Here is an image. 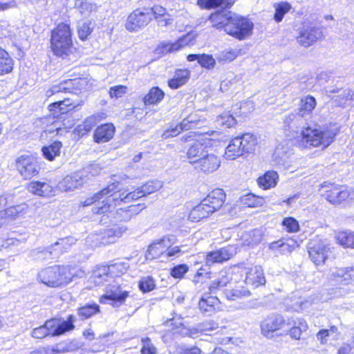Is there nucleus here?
<instances>
[{"mask_svg": "<svg viewBox=\"0 0 354 354\" xmlns=\"http://www.w3.org/2000/svg\"><path fill=\"white\" fill-rule=\"evenodd\" d=\"M308 119L299 112L290 113L284 116V128L292 132L301 129L302 142L306 147L326 148L330 146L339 133V128L331 122H307Z\"/></svg>", "mask_w": 354, "mask_h": 354, "instance_id": "nucleus-1", "label": "nucleus"}, {"mask_svg": "<svg viewBox=\"0 0 354 354\" xmlns=\"http://www.w3.org/2000/svg\"><path fill=\"white\" fill-rule=\"evenodd\" d=\"M50 47L55 55L62 58L72 52V32L69 25L62 23L52 30Z\"/></svg>", "mask_w": 354, "mask_h": 354, "instance_id": "nucleus-2", "label": "nucleus"}, {"mask_svg": "<svg viewBox=\"0 0 354 354\" xmlns=\"http://www.w3.org/2000/svg\"><path fill=\"white\" fill-rule=\"evenodd\" d=\"M38 279L49 287H61L72 281V274L68 268L54 266L41 270L37 274Z\"/></svg>", "mask_w": 354, "mask_h": 354, "instance_id": "nucleus-3", "label": "nucleus"}, {"mask_svg": "<svg viewBox=\"0 0 354 354\" xmlns=\"http://www.w3.org/2000/svg\"><path fill=\"white\" fill-rule=\"evenodd\" d=\"M257 139L252 133H244L231 140L225 149V156L227 159L234 160L245 153L254 151Z\"/></svg>", "mask_w": 354, "mask_h": 354, "instance_id": "nucleus-4", "label": "nucleus"}, {"mask_svg": "<svg viewBox=\"0 0 354 354\" xmlns=\"http://www.w3.org/2000/svg\"><path fill=\"white\" fill-rule=\"evenodd\" d=\"M254 23L248 17L233 13L225 32L234 38L242 41L249 38L253 32Z\"/></svg>", "mask_w": 354, "mask_h": 354, "instance_id": "nucleus-5", "label": "nucleus"}, {"mask_svg": "<svg viewBox=\"0 0 354 354\" xmlns=\"http://www.w3.org/2000/svg\"><path fill=\"white\" fill-rule=\"evenodd\" d=\"M148 0H139L142 8L136 9L128 17L125 28L131 32H136L146 26L151 20V13L147 10Z\"/></svg>", "mask_w": 354, "mask_h": 354, "instance_id": "nucleus-6", "label": "nucleus"}, {"mask_svg": "<svg viewBox=\"0 0 354 354\" xmlns=\"http://www.w3.org/2000/svg\"><path fill=\"white\" fill-rule=\"evenodd\" d=\"M323 36L322 28L314 23L305 21L297 30V41L301 46L308 48Z\"/></svg>", "mask_w": 354, "mask_h": 354, "instance_id": "nucleus-7", "label": "nucleus"}, {"mask_svg": "<svg viewBox=\"0 0 354 354\" xmlns=\"http://www.w3.org/2000/svg\"><path fill=\"white\" fill-rule=\"evenodd\" d=\"M309 258L317 266H323L333 257L332 248L322 241H310L307 247Z\"/></svg>", "mask_w": 354, "mask_h": 354, "instance_id": "nucleus-8", "label": "nucleus"}, {"mask_svg": "<svg viewBox=\"0 0 354 354\" xmlns=\"http://www.w3.org/2000/svg\"><path fill=\"white\" fill-rule=\"evenodd\" d=\"M85 83V80L81 77L64 80L49 88L46 95L50 97L59 93L77 94L84 88Z\"/></svg>", "mask_w": 354, "mask_h": 354, "instance_id": "nucleus-9", "label": "nucleus"}, {"mask_svg": "<svg viewBox=\"0 0 354 354\" xmlns=\"http://www.w3.org/2000/svg\"><path fill=\"white\" fill-rule=\"evenodd\" d=\"M287 322L288 318L285 319L282 315L270 314L261 323V333L268 338L272 337L273 333L278 330H282L284 333Z\"/></svg>", "mask_w": 354, "mask_h": 354, "instance_id": "nucleus-10", "label": "nucleus"}, {"mask_svg": "<svg viewBox=\"0 0 354 354\" xmlns=\"http://www.w3.org/2000/svg\"><path fill=\"white\" fill-rule=\"evenodd\" d=\"M234 268L245 272L244 281L247 285L251 286L254 288L265 285L266 280L261 266H254L249 268L246 263L241 262L236 265Z\"/></svg>", "mask_w": 354, "mask_h": 354, "instance_id": "nucleus-11", "label": "nucleus"}, {"mask_svg": "<svg viewBox=\"0 0 354 354\" xmlns=\"http://www.w3.org/2000/svg\"><path fill=\"white\" fill-rule=\"evenodd\" d=\"M76 319V316L72 314L68 315L66 319L63 317L48 319L47 325L50 328V336L59 337L73 330L75 328L74 323Z\"/></svg>", "mask_w": 354, "mask_h": 354, "instance_id": "nucleus-12", "label": "nucleus"}, {"mask_svg": "<svg viewBox=\"0 0 354 354\" xmlns=\"http://www.w3.org/2000/svg\"><path fill=\"white\" fill-rule=\"evenodd\" d=\"M16 167L26 179L30 178L39 172V167L35 158L30 155H21L16 160Z\"/></svg>", "mask_w": 354, "mask_h": 354, "instance_id": "nucleus-13", "label": "nucleus"}, {"mask_svg": "<svg viewBox=\"0 0 354 354\" xmlns=\"http://www.w3.org/2000/svg\"><path fill=\"white\" fill-rule=\"evenodd\" d=\"M95 165H93L91 168H88V170L89 171H80L71 175H67L58 183L57 188L62 192H69L79 188L86 183L84 173H92L91 169H93Z\"/></svg>", "mask_w": 354, "mask_h": 354, "instance_id": "nucleus-14", "label": "nucleus"}, {"mask_svg": "<svg viewBox=\"0 0 354 354\" xmlns=\"http://www.w3.org/2000/svg\"><path fill=\"white\" fill-rule=\"evenodd\" d=\"M236 254V248L234 245H227L208 252L205 257V262L208 266L223 263L232 259Z\"/></svg>", "mask_w": 354, "mask_h": 354, "instance_id": "nucleus-15", "label": "nucleus"}, {"mask_svg": "<svg viewBox=\"0 0 354 354\" xmlns=\"http://www.w3.org/2000/svg\"><path fill=\"white\" fill-rule=\"evenodd\" d=\"M74 243L75 239L73 237L59 239L57 242L39 252L41 253L42 257L44 259H55L57 258L64 251H66L68 247Z\"/></svg>", "mask_w": 354, "mask_h": 354, "instance_id": "nucleus-16", "label": "nucleus"}, {"mask_svg": "<svg viewBox=\"0 0 354 354\" xmlns=\"http://www.w3.org/2000/svg\"><path fill=\"white\" fill-rule=\"evenodd\" d=\"M124 226L113 225L100 230L97 240L100 244L106 245L115 243L118 238L126 231Z\"/></svg>", "mask_w": 354, "mask_h": 354, "instance_id": "nucleus-17", "label": "nucleus"}, {"mask_svg": "<svg viewBox=\"0 0 354 354\" xmlns=\"http://www.w3.org/2000/svg\"><path fill=\"white\" fill-rule=\"evenodd\" d=\"M129 295V292L122 290L120 286L116 288L113 286L109 291L100 297V301L102 304H107L114 308H118L124 303Z\"/></svg>", "mask_w": 354, "mask_h": 354, "instance_id": "nucleus-18", "label": "nucleus"}, {"mask_svg": "<svg viewBox=\"0 0 354 354\" xmlns=\"http://www.w3.org/2000/svg\"><path fill=\"white\" fill-rule=\"evenodd\" d=\"M92 212L95 214L100 216V218H97L99 219L100 223L102 225L115 223L114 219L115 207L112 205L104 202V200L93 205Z\"/></svg>", "mask_w": 354, "mask_h": 354, "instance_id": "nucleus-19", "label": "nucleus"}, {"mask_svg": "<svg viewBox=\"0 0 354 354\" xmlns=\"http://www.w3.org/2000/svg\"><path fill=\"white\" fill-rule=\"evenodd\" d=\"M308 329L306 321L303 318L288 317L287 326L284 333L289 334L293 339H301V335Z\"/></svg>", "mask_w": 354, "mask_h": 354, "instance_id": "nucleus-20", "label": "nucleus"}, {"mask_svg": "<svg viewBox=\"0 0 354 354\" xmlns=\"http://www.w3.org/2000/svg\"><path fill=\"white\" fill-rule=\"evenodd\" d=\"M330 279L335 283L342 285L354 283V266L335 268L331 270Z\"/></svg>", "mask_w": 354, "mask_h": 354, "instance_id": "nucleus-21", "label": "nucleus"}, {"mask_svg": "<svg viewBox=\"0 0 354 354\" xmlns=\"http://www.w3.org/2000/svg\"><path fill=\"white\" fill-rule=\"evenodd\" d=\"M228 8H221L212 13L208 19L211 21L213 27L218 30L223 29L225 31L227 24L230 23L234 12L227 10Z\"/></svg>", "mask_w": 354, "mask_h": 354, "instance_id": "nucleus-22", "label": "nucleus"}, {"mask_svg": "<svg viewBox=\"0 0 354 354\" xmlns=\"http://www.w3.org/2000/svg\"><path fill=\"white\" fill-rule=\"evenodd\" d=\"M349 195V192L344 186L332 185V188L327 189L324 196L330 203L337 205L344 201Z\"/></svg>", "mask_w": 354, "mask_h": 354, "instance_id": "nucleus-23", "label": "nucleus"}, {"mask_svg": "<svg viewBox=\"0 0 354 354\" xmlns=\"http://www.w3.org/2000/svg\"><path fill=\"white\" fill-rule=\"evenodd\" d=\"M207 145L201 141L194 142L187 149L186 158L188 162L194 166L203 156L207 153Z\"/></svg>", "mask_w": 354, "mask_h": 354, "instance_id": "nucleus-24", "label": "nucleus"}, {"mask_svg": "<svg viewBox=\"0 0 354 354\" xmlns=\"http://www.w3.org/2000/svg\"><path fill=\"white\" fill-rule=\"evenodd\" d=\"M115 189L110 194L106 196L104 202L108 203V204L112 205L114 207L117 205H120L122 203H128L133 200H137L135 192H131L126 194L125 192H118L116 191L117 186L115 185Z\"/></svg>", "mask_w": 354, "mask_h": 354, "instance_id": "nucleus-25", "label": "nucleus"}, {"mask_svg": "<svg viewBox=\"0 0 354 354\" xmlns=\"http://www.w3.org/2000/svg\"><path fill=\"white\" fill-rule=\"evenodd\" d=\"M220 165L218 157L214 154L207 153L198 162L194 167L204 173H211L216 170Z\"/></svg>", "mask_w": 354, "mask_h": 354, "instance_id": "nucleus-26", "label": "nucleus"}, {"mask_svg": "<svg viewBox=\"0 0 354 354\" xmlns=\"http://www.w3.org/2000/svg\"><path fill=\"white\" fill-rule=\"evenodd\" d=\"M48 107L49 111L52 112L54 118H64L62 115L73 111L75 106L71 102V100L69 98L64 97L63 100H59L51 103Z\"/></svg>", "mask_w": 354, "mask_h": 354, "instance_id": "nucleus-27", "label": "nucleus"}, {"mask_svg": "<svg viewBox=\"0 0 354 354\" xmlns=\"http://www.w3.org/2000/svg\"><path fill=\"white\" fill-rule=\"evenodd\" d=\"M115 132V126L112 123H106L98 126L93 133V140L96 143L109 142Z\"/></svg>", "mask_w": 354, "mask_h": 354, "instance_id": "nucleus-28", "label": "nucleus"}, {"mask_svg": "<svg viewBox=\"0 0 354 354\" xmlns=\"http://www.w3.org/2000/svg\"><path fill=\"white\" fill-rule=\"evenodd\" d=\"M27 189L29 192L41 197H50L55 195L54 187L48 183L32 181L30 183Z\"/></svg>", "mask_w": 354, "mask_h": 354, "instance_id": "nucleus-29", "label": "nucleus"}, {"mask_svg": "<svg viewBox=\"0 0 354 354\" xmlns=\"http://www.w3.org/2000/svg\"><path fill=\"white\" fill-rule=\"evenodd\" d=\"M214 211L209 205H207L205 200L203 199L200 204L192 208L189 214V219L192 222H198L203 218L208 217Z\"/></svg>", "mask_w": 354, "mask_h": 354, "instance_id": "nucleus-30", "label": "nucleus"}, {"mask_svg": "<svg viewBox=\"0 0 354 354\" xmlns=\"http://www.w3.org/2000/svg\"><path fill=\"white\" fill-rule=\"evenodd\" d=\"M183 39H179L174 42L163 41L157 45L154 50V53L160 57L164 56L167 53L179 50L185 46Z\"/></svg>", "mask_w": 354, "mask_h": 354, "instance_id": "nucleus-31", "label": "nucleus"}, {"mask_svg": "<svg viewBox=\"0 0 354 354\" xmlns=\"http://www.w3.org/2000/svg\"><path fill=\"white\" fill-rule=\"evenodd\" d=\"M204 293L198 301V307L203 313L212 315L216 310V306L220 304V300L217 296H207Z\"/></svg>", "mask_w": 354, "mask_h": 354, "instance_id": "nucleus-32", "label": "nucleus"}, {"mask_svg": "<svg viewBox=\"0 0 354 354\" xmlns=\"http://www.w3.org/2000/svg\"><path fill=\"white\" fill-rule=\"evenodd\" d=\"M203 199L207 205H209L211 208L216 212L223 206L225 199V194L222 189H216Z\"/></svg>", "mask_w": 354, "mask_h": 354, "instance_id": "nucleus-33", "label": "nucleus"}, {"mask_svg": "<svg viewBox=\"0 0 354 354\" xmlns=\"http://www.w3.org/2000/svg\"><path fill=\"white\" fill-rule=\"evenodd\" d=\"M292 155V150L287 145L279 144L274 149L272 159L277 165L285 166Z\"/></svg>", "mask_w": 354, "mask_h": 354, "instance_id": "nucleus-34", "label": "nucleus"}, {"mask_svg": "<svg viewBox=\"0 0 354 354\" xmlns=\"http://www.w3.org/2000/svg\"><path fill=\"white\" fill-rule=\"evenodd\" d=\"M190 77V71L188 69H178L174 77L168 80V86L171 89H177L185 84Z\"/></svg>", "mask_w": 354, "mask_h": 354, "instance_id": "nucleus-35", "label": "nucleus"}, {"mask_svg": "<svg viewBox=\"0 0 354 354\" xmlns=\"http://www.w3.org/2000/svg\"><path fill=\"white\" fill-rule=\"evenodd\" d=\"M62 146V142L55 140L41 147V154L46 160L53 161L57 157L60 156Z\"/></svg>", "mask_w": 354, "mask_h": 354, "instance_id": "nucleus-36", "label": "nucleus"}, {"mask_svg": "<svg viewBox=\"0 0 354 354\" xmlns=\"http://www.w3.org/2000/svg\"><path fill=\"white\" fill-rule=\"evenodd\" d=\"M100 312V306L95 302H88L77 309V315L80 320L91 318Z\"/></svg>", "mask_w": 354, "mask_h": 354, "instance_id": "nucleus-37", "label": "nucleus"}, {"mask_svg": "<svg viewBox=\"0 0 354 354\" xmlns=\"http://www.w3.org/2000/svg\"><path fill=\"white\" fill-rule=\"evenodd\" d=\"M165 92L158 86H153L142 100L145 106L158 105L165 97Z\"/></svg>", "mask_w": 354, "mask_h": 354, "instance_id": "nucleus-38", "label": "nucleus"}, {"mask_svg": "<svg viewBox=\"0 0 354 354\" xmlns=\"http://www.w3.org/2000/svg\"><path fill=\"white\" fill-rule=\"evenodd\" d=\"M188 62L197 61L201 67L211 69L216 65V60L212 55L209 54H189L187 56Z\"/></svg>", "mask_w": 354, "mask_h": 354, "instance_id": "nucleus-39", "label": "nucleus"}, {"mask_svg": "<svg viewBox=\"0 0 354 354\" xmlns=\"http://www.w3.org/2000/svg\"><path fill=\"white\" fill-rule=\"evenodd\" d=\"M235 0H197V5L202 9L230 8Z\"/></svg>", "mask_w": 354, "mask_h": 354, "instance_id": "nucleus-40", "label": "nucleus"}, {"mask_svg": "<svg viewBox=\"0 0 354 354\" xmlns=\"http://www.w3.org/2000/svg\"><path fill=\"white\" fill-rule=\"evenodd\" d=\"M115 189V183H112L109 185L105 188L102 189L100 192L94 194L92 196L86 198L84 201H82V205L83 207L90 206L93 204L94 205L97 204L101 199H105L106 195L110 194L111 192L114 191Z\"/></svg>", "mask_w": 354, "mask_h": 354, "instance_id": "nucleus-41", "label": "nucleus"}, {"mask_svg": "<svg viewBox=\"0 0 354 354\" xmlns=\"http://www.w3.org/2000/svg\"><path fill=\"white\" fill-rule=\"evenodd\" d=\"M316 106V99L313 96L308 95L301 99L299 112L307 118H310Z\"/></svg>", "mask_w": 354, "mask_h": 354, "instance_id": "nucleus-42", "label": "nucleus"}, {"mask_svg": "<svg viewBox=\"0 0 354 354\" xmlns=\"http://www.w3.org/2000/svg\"><path fill=\"white\" fill-rule=\"evenodd\" d=\"M13 67V59L6 50L0 47V76L10 73Z\"/></svg>", "mask_w": 354, "mask_h": 354, "instance_id": "nucleus-43", "label": "nucleus"}, {"mask_svg": "<svg viewBox=\"0 0 354 354\" xmlns=\"http://www.w3.org/2000/svg\"><path fill=\"white\" fill-rule=\"evenodd\" d=\"M278 179V174L274 171H266L263 176H260L258 180L259 186L263 189H269L274 187L277 185Z\"/></svg>", "mask_w": 354, "mask_h": 354, "instance_id": "nucleus-44", "label": "nucleus"}, {"mask_svg": "<svg viewBox=\"0 0 354 354\" xmlns=\"http://www.w3.org/2000/svg\"><path fill=\"white\" fill-rule=\"evenodd\" d=\"M93 282L97 285H102L111 277V274L108 265H99L93 270L91 276Z\"/></svg>", "mask_w": 354, "mask_h": 354, "instance_id": "nucleus-45", "label": "nucleus"}, {"mask_svg": "<svg viewBox=\"0 0 354 354\" xmlns=\"http://www.w3.org/2000/svg\"><path fill=\"white\" fill-rule=\"evenodd\" d=\"M250 295V290L241 286L236 287L235 288H231L227 286L226 290H224L223 291V296L229 301H236Z\"/></svg>", "mask_w": 354, "mask_h": 354, "instance_id": "nucleus-46", "label": "nucleus"}, {"mask_svg": "<svg viewBox=\"0 0 354 354\" xmlns=\"http://www.w3.org/2000/svg\"><path fill=\"white\" fill-rule=\"evenodd\" d=\"M161 187L162 183L160 181H148L134 190L135 194L138 195L136 198L138 199L141 197L151 194L158 191Z\"/></svg>", "mask_w": 354, "mask_h": 354, "instance_id": "nucleus-47", "label": "nucleus"}, {"mask_svg": "<svg viewBox=\"0 0 354 354\" xmlns=\"http://www.w3.org/2000/svg\"><path fill=\"white\" fill-rule=\"evenodd\" d=\"M229 282V279L226 277H223L211 281L208 288L209 292H207V294H219L223 295V291L226 290Z\"/></svg>", "mask_w": 354, "mask_h": 354, "instance_id": "nucleus-48", "label": "nucleus"}, {"mask_svg": "<svg viewBox=\"0 0 354 354\" xmlns=\"http://www.w3.org/2000/svg\"><path fill=\"white\" fill-rule=\"evenodd\" d=\"M215 123L221 128H231L236 124V120L230 111H225L216 117Z\"/></svg>", "mask_w": 354, "mask_h": 354, "instance_id": "nucleus-49", "label": "nucleus"}, {"mask_svg": "<svg viewBox=\"0 0 354 354\" xmlns=\"http://www.w3.org/2000/svg\"><path fill=\"white\" fill-rule=\"evenodd\" d=\"M274 8L275 9V12L273 19L277 23H279L283 20L285 15L290 10L292 6L290 3L287 1H281L280 3H275Z\"/></svg>", "mask_w": 354, "mask_h": 354, "instance_id": "nucleus-50", "label": "nucleus"}, {"mask_svg": "<svg viewBox=\"0 0 354 354\" xmlns=\"http://www.w3.org/2000/svg\"><path fill=\"white\" fill-rule=\"evenodd\" d=\"M77 29L79 38L82 41H85L92 32L93 24L88 20L80 21L77 24Z\"/></svg>", "mask_w": 354, "mask_h": 354, "instance_id": "nucleus-51", "label": "nucleus"}, {"mask_svg": "<svg viewBox=\"0 0 354 354\" xmlns=\"http://www.w3.org/2000/svg\"><path fill=\"white\" fill-rule=\"evenodd\" d=\"M337 239L340 245L346 248H354V232H340L337 234Z\"/></svg>", "mask_w": 354, "mask_h": 354, "instance_id": "nucleus-52", "label": "nucleus"}, {"mask_svg": "<svg viewBox=\"0 0 354 354\" xmlns=\"http://www.w3.org/2000/svg\"><path fill=\"white\" fill-rule=\"evenodd\" d=\"M111 277H114L122 274L127 272L129 265L127 262L118 261L108 265Z\"/></svg>", "mask_w": 354, "mask_h": 354, "instance_id": "nucleus-53", "label": "nucleus"}, {"mask_svg": "<svg viewBox=\"0 0 354 354\" xmlns=\"http://www.w3.org/2000/svg\"><path fill=\"white\" fill-rule=\"evenodd\" d=\"M202 123L203 122L199 119V117L194 113L189 115L181 121V125L184 126L185 131L199 128Z\"/></svg>", "mask_w": 354, "mask_h": 354, "instance_id": "nucleus-54", "label": "nucleus"}, {"mask_svg": "<svg viewBox=\"0 0 354 354\" xmlns=\"http://www.w3.org/2000/svg\"><path fill=\"white\" fill-rule=\"evenodd\" d=\"M159 243L156 240L149 245L146 253L147 259H156L165 252V250Z\"/></svg>", "mask_w": 354, "mask_h": 354, "instance_id": "nucleus-55", "label": "nucleus"}, {"mask_svg": "<svg viewBox=\"0 0 354 354\" xmlns=\"http://www.w3.org/2000/svg\"><path fill=\"white\" fill-rule=\"evenodd\" d=\"M282 226L289 233H295L299 231L300 225L298 221L292 216L286 217L282 220Z\"/></svg>", "mask_w": 354, "mask_h": 354, "instance_id": "nucleus-56", "label": "nucleus"}, {"mask_svg": "<svg viewBox=\"0 0 354 354\" xmlns=\"http://www.w3.org/2000/svg\"><path fill=\"white\" fill-rule=\"evenodd\" d=\"M147 4V10L151 13V19L154 17L158 19V17H165L167 13L165 8L153 4V0H148Z\"/></svg>", "mask_w": 354, "mask_h": 354, "instance_id": "nucleus-57", "label": "nucleus"}, {"mask_svg": "<svg viewBox=\"0 0 354 354\" xmlns=\"http://www.w3.org/2000/svg\"><path fill=\"white\" fill-rule=\"evenodd\" d=\"M241 202L248 207H259L263 203V198L253 194H248L241 198Z\"/></svg>", "mask_w": 354, "mask_h": 354, "instance_id": "nucleus-58", "label": "nucleus"}, {"mask_svg": "<svg viewBox=\"0 0 354 354\" xmlns=\"http://www.w3.org/2000/svg\"><path fill=\"white\" fill-rule=\"evenodd\" d=\"M156 286L155 280L151 276L142 277L138 283L140 290L144 293L153 290Z\"/></svg>", "mask_w": 354, "mask_h": 354, "instance_id": "nucleus-59", "label": "nucleus"}, {"mask_svg": "<svg viewBox=\"0 0 354 354\" xmlns=\"http://www.w3.org/2000/svg\"><path fill=\"white\" fill-rule=\"evenodd\" d=\"M189 267L185 263L176 265L169 269L170 275L176 279H182L188 272Z\"/></svg>", "mask_w": 354, "mask_h": 354, "instance_id": "nucleus-60", "label": "nucleus"}, {"mask_svg": "<svg viewBox=\"0 0 354 354\" xmlns=\"http://www.w3.org/2000/svg\"><path fill=\"white\" fill-rule=\"evenodd\" d=\"M74 7L79 10L82 15H88L95 8V5L87 1V0H75Z\"/></svg>", "mask_w": 354, "mask_h": 354, "instance_id": "nucleus-61", "label": "nucleus"}, {"mask_svg": "<svg viewBox=\"0 0 354 354\" xmlns=\"http://www.w3.org/2000/svg\"><path fill=\"white\" fill-rule=\"evenodd\" d=\"M48 320H46L45 323L37 328H35L32 331V336L34 338L41 339L46 336H50V326L47 325Z\"/></svg>", "mask_w": 354, "mask_h": 354, "instance_id": "nucleus-62", "label": "nucleus"}, {"mask_svg": "<svg viewBox=\"0 0 354 354\" xmlns=\"http://www.w3.org/2000/svg\"><path fill=\"white\" fill-rule=\"evenodd\" d=\"M183 131H185V128H184V126L181 125L180 122L175 126L171 125L169 128L166 129L162 134V138L167 139L175 137Z\"/></svg>", "mask_w": 354, "mask_h": 354, "instance_id": "nucleus-63", "label": "nucleus"}, {"mask_svg": "<svg viewBox=\"0 0 354 354\" xmlns=\"http://www.w3.org/2000/svg\"><path fill=\"white\" fill-rule=\"evenodd\" d=\"M142 348L140 350L141 354H156L157 349L151 342L149 337L142 338Z\"/></svg>", "mask_w": 354, "mask_h": 354, "instance_id": "nucleus-64", "label": "nucleus"}]
</instances>
